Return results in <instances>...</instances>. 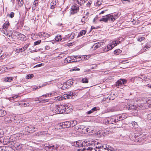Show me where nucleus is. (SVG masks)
Instances as JSON below:
<instances>
[{"instance_id": "1", "label": "nucleus", "mask_w": 151, "mask_h": 151, "mask_svg": "<svg viewBox=\"0 0 151 151\" xmlns=\"http://www.w3.org/2000/svg\"><path fill=\"white\" fill-rule=\"evenodd\" d=\"M85 145L91 146H94L95 147L97 148L100 149H101L103 145L97 141H91L86 142Z\"/></svg>"}, {"instance_id": "2", "label": "nucleus", "mask_w": 151, "mask_h": 151, "mask_svg": "<svg viewBox=\"0 0 151 151\" xmlns=\"http://www.w3.org/2000/svg\"><path fill=\"white\" fill-rule=\"evenodd\" d=\"M116 19V17L114 15L111 14H107L105 17L102 18L100 20V21H103L105 22H107L108 21L113 22Z\"/></svg>"}, {"instance_id": "3", "label": "nucleus", "mask_w": 151, "mask_h": 151, "mask_svg": "<svg viewBox=\"0 0 151 151\" xmlns=\"http://www.w3.org/2000/svg\"><path fill=\"white\" fill-rule=\"evenodd\" d=\"M70 127L69 121L65 122L58 124L57 126V129H61Z\"/></svg>"}, {"instance_id": "4", "label": "nucleus", "mask_w": 151, "mask_h": 151, "mask_svg": "<svg viewBox=\"0 0 151 151\" xmlns=\"http://www.w3.org/2000/svg\"><path fill=\"white\" fill-rule=\"evenodd\" d=\"M25 130L28 132L29 133H32L37 130V128L35 126L32 125H29L26 127L25 128Z\"/></svg>"}, {"instance_id": "5", "label": "nucleus", "mask_w": 151, "mask_h": 151, "mask_svg": "<svg viewBox=\"0 0 151 151\" xmlns=\"http://www.w3.org/2000/svg\"><path fill=\"white\" fill-rule=\"evenodd\" d=\"M16 135L15 134H13L11 135L10 137L8 136L7 137L8 138L9 140L10 141V147L11 148L13 147V145H14L11 142H13L14 143H15L17 142H16Z\"/></svg>"}, {"instance_id": "6", "label": "nucleus", "mask_w": 151, "mask_h": 151, "mask_svg": "<svg viewBox=\"0 0 151 151\" xmlns=\"http://www.w3.org/2000/svg\"><path fill=\"white\" fill-rule=\"evenodd\" d=\"M69 105V104H65L63 106L62 105L59 106V109H60L59 111H63V113H64L65 112L67 113H68L69 112H67V109H68V110H69L70 109H72V106L71 107H68V106Z\"/></svg>"}, {"instance_id": "7", "label": "nucleus", "mask_w": 151, "mask_h": 151, "mask_svg": "<svg viewBox=\"0 0 151 151\" xmlns=\"http://www.w3.org/2000/svg\"><path fill=\"white\" fill-rule=\"evenodd\" d=\"M11 142L13 145H13L12 148H14L18 151H21L23 150V145L21 144L18 142H16L15 143H14L13 142Z\"/></svg>"}, {"instance_id": "8", "label": "nucleus", "mask_w": 151, "mask_h": 151, "mask_svg": "<svg viewBox=\"0 0 151 151\" xmlns=\"http://www.w3.org/2000/svg\"><path fill=\"white\" fill-rule=\"evenodd\" d=\"M59 106L57 105H54L51 108V110L53 112V113L58 114L63 113V111H59Z\"/></svg>"}, {"instance_id": "9", "label": "nucleus", "mask_w": 151, "mask_h": 151, "mask_svg": "<svg viewBox=\"0 0 151 151\" xmlns=\"http://www.w3.org/2000/svg\"><path fill=\"white\" fill-rule=\"evenodd\" d=\"M3 134H4V133ZM3 135V134L2 136ZM2 137V136L0 138V142L3 145H8L10 147V141L9 140L8 138L6 137V138H1Z\"/></svg>"}, {"instance_id": "10", "label": "nucleus", "mask_w": 151, "mask_h": 151, "mask_svg": "<svg viewBox=\"0 0 151 151\" xmlns=\"http://www.w3.org/2000/svg\"><path fill=\"white\" fill-rule=\"evenodd\" d=\"M124 108L125 109H128L129 110L134 111V113L137 112V111L136 107L134 105H131L130 106L129 105L127 104L124 107Z\"/></svg>"}, {"instance_id": "11", "label": "nucleus", "mask_w": 151, "mask_h": 151, "mask_svg": "<svg viewBox=\"0 0 151 151\" xmlns=\"http://www.w3.org/2000/svg\"><path fill=\"white\" fill-rule=\"evenodd\" d=\"M79 7H77L76 5H73L71 8V10L70 11V12L71 14H74L77 13L79 11Z\"/></svg>"}, {"instance_id": "12", "label": "nucleus", "mask_w": 151, "mask_h": 151, "mask_svg": "<svg viewBox=\"0 0 151 151\" xmlns=\"http://www.w3.org/2000/svg\"><path fill=\"white\" fill-rule=\"evenodd\" d=\"M73 145L78 147H81L83 145V142H82L81 141H77L74 142Z\"/></svg>"}, {"instance_id": "13", "label": "nucleus", "mask_w": 151, "mask_h": 151, "mask_svg": "<svg viewBox=\"0 0 151 151\" xmlns=\"http://www.w3.org/2000/svg\"><path fill=\"white\" fill-rule=\"evenodd\" d=\"M17 37L19 40L23 41H25L27 39L26 37L24 35L20 33L18 34Z\"/></svg>"}, {"instance_id": "14", "label": "nucleus", "mask_w": 151, "mask_h": 151, "mask_svg": "<svg viewBox=\"0 0 151 151\" xmlns=\"http://www.w3.org/2000/svg\"><path fill=\"white\" fill-rule=\"evenodd\" d=\"M126 81L125 80H119L116 82V86H122L124 84Z\"/></svg>"}, {"instance_id": "15", "label": "nucleus", "mask_w": 151, "mask_h": 151, "mask_svg": "<svg viewBox=\"0 0 151 151\" xmlns=\"http://www.w3.org/2000/svg\"><path fill=\"white\" fill-rule=\"evenodd\" d=\"M39 35L41 37H43L45 38H48L50 36V35L48 33L44 32H41L39 34Z\"/></svg>"}, {"instance_id": "16", "label": "nucleus", "mask_w": 151, "mask_h": 151, "mask_svg": "<svg viewBox=\"0 0 151 151\" xmlns=\"http://www.w3.org/2000/svg\"><path fill=\"white\" fill-rule=\"evenodd\" d=\"M86 146V145H85ZM95 146L86 145V151H95Z\"/></svg>"}, {"instance_id": "17", "label": "nucleus", "mask_w": 151, "mask_h": 151, "mask_svg": "<svg viewBox=\"0 0 151 151\" xmlns=\"http://www.w3.org/2000/svg\"><path fill=\"white\" fill-rule=\"evenodd\" d=\"M58 147V145H57L49 146H48V148L51 150V151H53V150L55 149L57 150V149Z\"/></svg>"}, {"instance_id": "18", "label": "nucleus", "mask_w": 151, "mask_h": 151, "mask_svg": "<svg viewBox=\"0 0 151 151\" xmlns=\"http://www.w3.org/2000/svg\"><path fill=\"white\" fill-rule=\"evenodd\" d=\"M70 127H73L76 125L77 124V122L76 120L69 121Z\"/></svg>"}, {"instance_id": "19", "label": "nucleus", "mask_w": 151, "mask_h": 151, "mask_svg": "<svg viewBox=\"0 0 151 151\" xmlns=\"http://www.w3.org/2000/svg\"><path fill=\"white\" fill-rule=\"evenodd\" d=\"M74 34L73 33H72L71 35H66V37H65V38H68L69 40L70 41L74 38Z\"/></svg>"}, {"instance_id": "20", "label": "nucleus", "mask_w": 151, "mask_h": 151, "mask_svg": "<svg viewBox=\"0 0 151 151\" xmlns=\"http://www.w3.org/2000/svg\"><path fill=\"white\" fill-rule=\"evenodd\" d=\"M66 85H67L68 87H69L70 86V85H72L73 83L72 79H69L67 81L65 82Z\"/></svg>"}, {"instance_id": "21", "label": "nucleus", "mask_w": 151, "mask_h": 151, "mask_svg": "<svg viewBox=\"0 0 151 151\" xmlns=\"http://www.w3.org/2000/svg\"><path fill=\"white\" fill-rule=\"evenodd\" d=\"M19 97L18 95H15L12 97L10 98L9 99V100L11 102H16L17 101V100L15 99Z\"/></svg>"}, {"instance_id": "22", "label": "nucleus", "mask_w": 151, "mask_h": 151, "mask_svg": "<svg viewBox=\"0 0 151 151\" xmlns=\"http://www.w3.org/2000/svg\"><path fill=\"white\" fill-rule=\"evenodd\" d=\"M99 150L101 151H109V148L107 147L106 145H103L101 149H100Z\"/></svg>"}, {"instance_id": "23", "label": "nucleus", "mask_w": 151, "mask_h": 151, "mask_svg": "<svg viewBox=\"0 0 151 151\" xmlns=\"http://www.w3.org/2000/svg\"><path fill=\"white\" fill-rule=\"evenodd\" d=\"M88 20V19L85 16H84L82 18L81 20V22L82 23V24L85 23L87 22Z\"/></svg>"}, {"instance_id": "24", "label": "nucleus", "mask_w": 151, "mask_h": 151, "mask_svg": "<svg viewBox=\"0 0 151 151\" xmlns=\"http://www.w3.org/2000/svg\"><path fill=\"white\" fill-rule=\"evenodd\" d=\"M6 114V112L5 111L3 110H0V117H3Z\"/></svg>"}, {"instance_id": "25", "label": "nucleus", "mask_w": 151, "mask_h": 151, "mask_svg": "<svg viewBox=\"0 0 151 151\" xmlns=\"http://www.w3.org/2000/svg\"><path fill=\"white\" fill-rule=\"evenodd\" d=\"M84 143L85 147L83 148L81 147H80V148H78L77 149V151H86V147L85 146V143L86 142H84Z\"/></svg>"}, {"instance_id": "26", "label": "nucleus", "mask_w": 151, "mask_h": 151, "mask_svg": "<svg viewBox=\"0 0 151 151\" xmlns=\"http://www.w3.org/2000/svg\"><path fill=\"white\" fill-rule=\"evenodd\" d=\"M13 79V78L12 77L6 78H4V81L6 82H10L12 81Z\"/></svg>"}, {"instance_id": "27", "label": "nucleus", "mask_w": 151, "mask_h": 151, "mask_svg": "<svg viewBox=\"0 0 151 151\" xmlns=\"http://www.w3.org/2000/svg\"><path fill=\"white\" fill-rule=\"evenodd\" d=\"M55 39L56 41H59L62 39L61 36L60 35H58L55 37Z\"/></svg>"}, {"instance_id": "28", "label": "nucleus", "mask_w": 151, "mask_h": 151, "mask_svg": "<svg viewBox=\"0 0 151 151\" xmlns=\"http://www.w3.org/2000/svg\"><path fill=\"white\" fill-rule=\"evenodd\" d=\"M86 1V0H77V2L78 4L81 5L83 4Z\"/></svg>"}, {"instance_id": "29", "label": "nucleus", "mask_w": 151, "mask_h": 151, "mask_svg": "<svg viewBox=\"0 0 151 151\" xmlns=\"http://www.w3.org/2000/svg\"><path fill=\"white\" fill-rule=\"evenodd\" d=\"M86 31L85 30H83L81 31L78 34L77 37H79L81 36H82L86 34Z\"/></svg>"}, {"instance_id": "30", "label": "nucleus", "mask_w": 151, "mask_h": 151, "mask_svg": "<svg viewBox=\"0 0 151 151\" xmlns=\"http://www.w3.org/2000/svg\"><path fill=\"white\" fill-rule=\"evenodd\" d=\"M151 47V42H148L146 45L144 49H145V50H146V49L145 48L148 49Z\"/></svg>"}, {"instance_id": "31", "label": "nucleus", "mask_w": 151, "mask_h": 151, "mask_svg": "<svg viewBox=\"0 0 151 151\" xmlns=\"http://www.w3.org/2000/svg\"><path fill=\"white\" fill-rule=\"evenodd\" d=\"M145 139V137H139L138 138V141L140 143H143V141H142V140H144Z\"/></svg>"}, {"instance_id": "32", "label": "nucleus", "mask_w": 151, "mask_h": 151, "mask_svg": "<svg viewBox=\"0 0 151 151\" xmlns=\"http://www.w3.org/2000/svg\"><path fill=\"white\" fill-rule=\"evenodd\" d=\"M122 52V51L119 49H118L115 50L114 51V54L118 55Z\"/></svg>"}, {"instance_id": "33", "label": "nucleus", "mask_w": 151, "mask_h": 151, "mask_svg": "<svg viewBox=\"0 0 151 151\" xmlns=\"http://www.w3.org/2000/svg\"><path fill=\"white\" fill-rule=\"evenodd\" d=\"M18 1V4L19 6H22L24 4L23 0H17Z\"/></svg>"}, {"instance_id": "34", "label": "nucleus", "mask_w": 151, "mask_h": 151, "mask_svg": "<svg viewBox=\"0 0 151 151\" xmlns=\"http://www.w3.org/2000/svg\"><path fill=\"white\" fill-rule=\"evenodd\" d=\"M107 49H108V50H106V51L111 50L113 47H114L113 46L111 45V44H110V43L107 45Z\"/></svg>"}, {"instance_id": "35", "label": "nucleus", "mask_w": 151, "mask_h": 151, "mask_svg": "<svg viewBox=\"0 0 151 151\" xmlns=\"http://www.w3.org/2000/svg\"><path fill=\"white\" fill-rule=\"evenodd\" d=\"M81 82L83 83H87L88 82V80L86 78H83L81 80Z\"/></svg>"}, {"instance_id": "36", "label": "nucleus", "mask_w": 151, "mask_h": 151, "mask_svg": "<svg viewBox=\"0 0 151 151\" xmlns=\"http://www.w3.org/2000/svg\"><path fill=\"white\" fill-rule=\"evenodd\" d=\"M9 24V22H6L3 25V29H6V28L8 27Z\"/></svg>"}, {"instance_id": "37", "label": "nucleus", "mask_w": 151, "mask_h": 151, "mask_svg": "<svg viewBox=\"0 0 151 151\" xmlns=\"http://www.w3.org/2000/svg\"><path fill=\"white\" fill-rule=\"evenodd\" d=\"M109 121V124H113V116L111 117H108Z\"/></svg>"}, {"instance_id": "38", "label": "nucleus", "mask_w": 151, "mask_h": 151, "mask_svg": "<svg viewBox=\"0 0 151 151\" xmlns=\"http://www.w3.org/2000/svg\"><path fill=\"white\" fill-rule=\"evenodd\" d=\"M82 126H78L76 127H75V130H76L77 131H81V127H82Z\"/></svg>"}, {"instance_id": "39", "label": "nucleus", "mask_w": 151, "mask_h": 151, "mask_svg": "<svg viewBox=\"0 0 151 151\" xmlns=\"http://www.w3.org/2000/svg\"><path fill=\"white\" fill-rule=\"evenodd\" d=\"M103 122L104 123L106 124H109L108 118L104 119L103 121Z\"/></svg>"}, {"instance_id": "40", "label": "nucleus", "mask_w": 151, "mask_h": 151, "mask_svg": "<svg viewBox=\"0 0 151 151\" xmlns=\"http://www.w3.org/2000/svg\"><path fill=\"white\" fill-rule=\"evenodd\" d=\"M145 39V38L144 37H138L137 39V40L138 41L141 42L142 41L144 40Z\"/></svg>"}, {"instance_id": "41", "label": "nucleus", "mask_w": 151, "mask_h": 151, "mask_svg": "<svg viewBox=\"0 0 151 151\" xmlns=\"http://www.w3.org/2000/svg\"><path fill=\"white\" fill-rule=\"evenodd\" d=\"M56 4V2L55 1H52L51 3V7L50 8L51 9H53L54 8V6Z\"/></svg>"}, {"instance_id": "42", "label": "nucleus", "mask_w": 151, "mask_h": 151, "mask_svg": "<svg viewBox=\"0 0 151 151\" xmlns=\"http://www.w3.org/2000/svg\"><path fill=\"white\" fill-rule=\"evenodd\" d=\"M14 13L13 12H11L9 14H7V16L11 18H12L14 17Z\"/></svg>"}, {"instance_id": "43", "label": "nucleus", "mask_w": 151, "mask_h": 151, "mask_svg": "<svg viewBox=\"0 0 151 151\" xmlns=\"http://www.w3.org/2000/svg\"><path fill=\"white\" fill-rule=\"evenodd\" d=\"M68 95H67V94H65L64 95H63L62 96L63 99H69V96H68Z\"/></svg>"}, {"instance_id": "44", "label": "nucleus", "mask_w": 151, "mask_h": 151, "mask_svg": "<svg viewBox=\"0 0 151 151\" xmlns=\"http://www.w3.org/2000/svg\"><path fill=\"white\" fill-rule=\"evenodd\" d=\"M119 122V120L116 118V117L113 116V124Z\"/></svg>"}, {"instance_id": "45", "label": "nucleus", "mask_w": 151, "mask_h": 151, "mask_svg": "<svg viewBox=\"0 0 151 151\" xmlns=\"http://www.w3.org/2000/svg\"><path fill=\"white\" fill-rule=\"evenodd\" d=\"M4 148L5 151H10V150H12V148H11L9 146L8 147L6 146V148Z\"/></svg>"}, {"instance_id": "46", "label": "nucleus", "mask_w": 151, "mask_h": 151, "mask_svg": "<svg viewBox=\"0 0 151 151\" xmlns=\"http://www.w3.org/2000/svg\"><path fill=\"white\" fill-rule=\"evenodd\" d=\"M92 48H93V50H95L99 47H98V44H96V43L94 44V45H93L92 47Z\"/></svg>"}, {"instance_id": "47", "label": "nucleus", "mask_w": 151, "mask_h": 151, "mask_svg": "<svg viewBox=\"0 0 151 151\" xmlns=\"http://www.w3.org/2000/svg\"><path fill=\"white\" fill-rule=\"evenodd\" d=\"M49 99H42L41 100H40L39 103H45V102H47L48 101Z\"/></svg>"}, {"instance_id": "48", "label": "nucleus", "mask_w": 151, "mask_h": 151, "mask_svg": "<svg viewBox=\"0 0 151 151\" xmlns=\"http://www.w3.org/2000/svg\"><path fill=\"white\" fill-rule=\"evenodd\" d=\"M110 44H111L114 47L115 46L117 45L118 44L116 43V41H113Z\"/></svg>"}, {"instance_id": "49", "label": "nucleus", "mask_w": 151, "mask_h": 151, "mask_svg": "<svg viewBox=\"0 0 151 151\" xmlns=\"http://www.w3.org/2000/svg\"><path fill=\"white\" fill-rule=\"evenodd\" d=\"M116 116V118H117V119L119 120V121H121L123 120L121 115H119V116Z\"/></svg>"}, {"instance_id": "50", "label": "nucleus", "mask_w": 151, "mask_h": 151, "mask_svg": "<svg viewBox=\"0 0 151 151\" xmlns=\"http://www.w3.org/2000/svg\"><path fill=\"white\" fill-rule=\"evenodd\" d=\"M67 95H68V96H69V99H70V97L72 98V96L73 95L74 96V93L73 92H70L68 93V94H67Z\"/></svg>"}, {"instance_id": "51", "label": "nucleus", "mask_w": 151, "mask_h": 151, "mask_svg": "<svg viewBox=\"0 0 151 151\" xmlns=\"http://www.w3.org/2000/svg\"><path fill=\"white\" fill-rule=\"evenodd\" d=\"M20 105H21L22 106H28L29 105V103H22L19 104Z\"/></svg>"}, {"instance_id": "52", "label": "nucleus", "mask_w": 151, "mask_h": 151, "mask_svg": "<svg viewBox=\"0 0 151 151\" xmlns=\"http://www.w3.org/2000/svg\"><path fill=\"white\" fill-rule=\"evenodd\" d=\"M104 43L103 42H99L96 43V44H98V47H100L103 45Z\"/></svg>"}, {"instance_id": "53", "label": "nucleus", "mask_w": 151, "mask_h": 151, "mask_svg": "<svg viewBox=\"0 0 151 151\" xmlns=\"http://www.w3.org/2000/svg\"><path fill=\"white\" fill-rule=\"evenodd\" d=\"M41 42V40H37L34 43V45H36L39 44Z\"/></svg>"}, {"instance_id": "54", "label": "nucleus", "mask_w": 151, "mask_h": 151, "mask_svg": "<svg viewBox=\"0 0 151 151\" xmlns=\"http://www.w3.org/2000/svg\"><path fill=\"white\" fill-rule=\"evenodd\" d=\"M50 83H51L50 82H47V83L46 82V83H44L42 85V86H39V87L40 88L41 87H42L45 86L47 85H49V84H50Z\"/></svg>"}, {"instance_id": "55", "label": "nucleus", "mask_w": 151, "mask_h": 151, "mask_svg": "<svg viewBox=\"0 0 151 151\" xmlns=\"http://www.w3.org/2000/svg\"><path fill=\"white\" fill-rule=\"evenodd\" d=\"M102 3V1L101 0H98L96 4L98 6L100 5Z\"/></svg>"}, {"instance_id": "56", "label": "nucleus", "mask_w": 151, "mask_h": 151, "mask_svg": "<svg viewBox=\"0 0 151 151\" xmlns=\"http://www.w3.org/2000/svg\"><path fill=\"white\" fill-rule=\"evenodd\" d=\"M33 75L32 74H29L27 76L26 78H27L28 79H29V78H32L33 77Z\"/></svg>"}, {"instance_id": "57", "label": "nucleus", "mask_w": 151, "mask_h": 151, "mask_svg": "<svg viewBox=\"0 0 151 151\" xmlns=\"http://www.w3.org/2000/svg\"><path fill=\"white\" fill-rule=\"evenodd\" d=\"M29 45V44L28 43L25 45L23 47V50H26L28 48Z\"/></svg>"}, {"instance_id": "58", "label": "nucleus", "mask_w": 151, "mask_h": 151, "mask_svg": "<svg viewBox=\"0 0 151 151\" xmlns=\"http://www.w3.org/2000/svg\"><path fill=\"white\" fill-rule=\"evenodd\" d=\"M38 0H35L33 5V6H34L35 7H36V6H37V4L38 3Z\"/></svg>"}, {"instance_id": "59", "label": "nucleus", "mask_w": 151, "mask_h": 151, "mask_svg": "<svg viewBox=\"0 0 151 151\" xmlns=\"http://www.w3.org/2000/svg\"><path fill=\"white\" fill-rule=\"evenodd\" d=\"M121 115L123 119L127 118V115L125 114H123Z\"/></svg>"}, {"instance_id": "60", "label": "nucleus", "mask_w": 151, "mask_h": 151, "mask_svg": "<svg viewBox=\"0 0 151 151\" xmlns=\"http://www.w3.org/2000/svg\"><path fill=\"white\" fill-rule=\"evenodd\" d=\"M41 132H37L35 133L34 134V136H39L41 135Z\"/></svg>"}, {"instance_id": "61", "label": "nucleus", "mask_w": 151, "mask_h": 151, "mask_svg": "<svg viewBox=\"0 0 151 151\" xmlns=\"http://www.w3.org/2000/svg\"><path fill=\"white\" fill-rule=\"evenodd\" d=\"M147 118L148 120H151V113L147 115Z\"/></svg>"}, {"instance_id": "62", "label": "nucleus", "mask_w": 151, "mask_h": 151, "mask_svg": "<svg viewBox=\"0 0 151 151\" xmlns=\"http://www.w3.org/2000/svg\"><path fill=\"white\" fill-rule=\"evenodd\" d=\"M57 99L59 101H60L61 100H63L62 96H58L57 97Z\"/></svg>"}, {"instance_id": "63", "label": "nucleus", "mask_w": 151, "mask_h": 151, "mask_svg": "<svg viewBox=\"0 0 151 151\" xmlns=\"http://www.w3.org/2000/svg\"><path fill=\"white\" fill-rule=\"evenodd\" d=\"M62 87L63 88V89L64 88H68V87L67 86V85H66V84L65 82L63 83Z\"/></svg>"}, {"instance_id": "64", "label": "nucleus", "mask_w": 151, "mask_h": 151, "mask_svg": "<svg viewBox=\"0 0 151 151\" xmlns=\"http://www.w3.org/2000/svg\"><path fill=\"white\" fill-rule=\"evenodd\" d=\"M86 131V132L84 131V132L90 133V129L89 128H87L85 129V131Z\"/></svg>"}]
</instances>
